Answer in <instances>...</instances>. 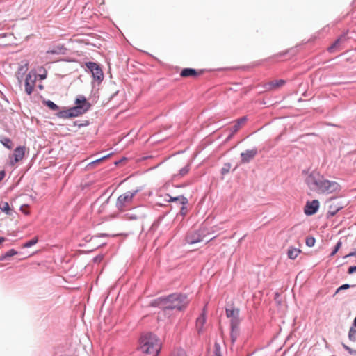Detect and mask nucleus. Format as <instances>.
<instances>
[{
    "label": "nucleus",
    "mask_w": 356,
    "mask_h": 356,
    "mask_svg": "<svg viewBox=\"0 0 356 356\" xmlns=\"http://www.w3.org/2000/svg\"><path fill=\"white\" fill-rule=\"evenodd\" d=\"M188 302L187 295L181 293H175L154 300L151 305L162 308L164 311L174 309L182 311L186 309Z\"/></svg>",
    "instance_id": "f257e3e1"
},
{
    "label": "nucleus",
    "mask_w": 356,
    "mask_h": 356,
    "mask_svg": "<svg viewBox=\"0 0 356 356\" xmlns=\"http://www.w3.org/2000/svg\"><path fill=\"white\" fill-rule=\"evenodd\" d=\"M138 350L143 353L157 356L161 350V344L156 335L152 332L143 334L139 340Z\"/></svg>",
    "instance_id": "f03ea898"
},
{
    "label": "nucleus",
    "mask_w": 356,
    "mask_h": 356,
    "mask_svg": "<svg viewBox=\"0 0 356 356\" xmlns=\"http://www.w3.org/2000/svg\"><path fill=\"white\" fill-rule=\"evenodd\" d=\"M325 178L316 171H312L306 178L305 182L312 190L320 192Z\"/></svg>",
    "instance_id": "7ed1b4c3"
},
{
    "label": "nucleus",
    "mask_w": 356,
    "mask_h": 356,
    "mask_svg": "<svg viewBox=\"0 0 356 356\" xmlns=\"http://www.w3.org/2000/svg\"><path fill=\"white\" fill-rule=\"evenodd\" d=\"M139 189H136L133 191H127L120 195L117 199L116 207L119 210H122L127 204L132 201L134 197L139 192Z\"/></svg>",
    "instance_id": "20e7f679"
},
{
    "label": "nucleus",
    "mask_w": 356,
    "mask_h": 356,
    "mask_svg": "<svg viewBox=\"0 0 356 356\" xmlns=\"http://www.w3.org/2000/svg\"><path fill=\"white\" fill-rule=\"evenodd\" d=\"M86 66L92 73L94 80L97 81L98 83L103 81L104 73L101 67L98 64L90 61L86 63Z\"/></svg>",
    "instance_id": "39448f33"
},
{
    "label": "nucleus",
    "mask_w": 356,
    "mask_h": 356,
    "mask_svg": "<svg viewBox=\"0 0 356 356\" xmlns=\"http://www.w3.org/2000/svg\"><path fill=\"white\" fill-rule=\"evenodd\" d=\"M205 236L204 230L199 229L188 232L186 236V242L188 244H195L202 241Z\"/></svg>",
    "instance_id": "423d86ee"
},
{
    "label": "nucleus",
    "mask_w": 356,
    "mask_h": 356,
    "mask_svg": "<svg viewBox=\"0 0 356 356\" xmlns=\"http://www.w3.org/2000/svg\"><path fill=\"white\" fill-rule=\"evenodd\" d=\"M226 316L230 318V326H239L241 324L240 318V309L232 307L230 308H226L225 309Z\"/></svg>",
    "instance_id": "0eeeda50"
},
{
    "label": "nucleus",
    "mask_w": 356,
    "mask_h": 356,
    "mask_svg": "<svg viewBox=\"0 0 356 356\" xmlns=\"http://www.w3.org/2000/svg\"><path fill=\"white\" fill-rule=\"evenodd\" d=\"M340 190L341 186L339 183L334 181H330L325 179L319 193L329 194L334 192H338Z\"/></svg>",
    "instance_id": "6e6552de"
},
{
    "label": "nucleus",
    "mask_w": 356,
    "mask_h": 356,
    "mask_svg": "<svg viewBox=\"0 0 356 356\" xmlns=\"http://www.w3.org/2000/svg\"><path fill=\"white\" fill-rule=\"evenodd\" d=\"M36 81V74L34 72H30L25 79V91L28 95L33 92L35 83Z\"/></svg>",
    "instance_id": "1a4fd4ad"
},
{
    "label": "nucleus",
    "mask_w": 356,
    "mask_h": 356,
    "mask_svg": "<svg viewBox=\"0 0 356 356\" xmlns=\"http://www.w3.org/2000/svg\"><path fill=\"white\" fill-rule=\"evenodd\" d=\"M319 202L317 200H314L312 202L307 201L304 208L305 213L307 216L315 214L319 209Z\"/></svg>",
    "instance_id": "9d476101"
},
{
    "label": "nucleus",
    "mask_w": 356,
    "mask_h": 356,
    "mask_svg": "<svg viewBox=\"0 0 356 356\" xmlns=\"http://www.w3.org/2000/svg\"><path fill=\"white\" fill-rule=\"evenodd\" d=\"M257 154L258 149L257 147H254L251 149H247L245 152L241 153V163H250V161L252 160Z\"/></svg>",
    "instance_id": "9b49d317"
},
{
    "label": "nucleus",
    "mask_w": 356,
    "mask_h": 356,
    "mask_svg": "<svg viewBox=\"0 0 356 356\" xmlns=\"http://www.w3.org/2000/svg\"><path fill=\"white\" fill-rule=\"evenodd\" d=\"M207 317H206V312L205 308L203 309L202 312L199 316V317L196 319V329L199 334H202L204 331V325L206 323Z\"/></svg>",
    "instance_id": "f8f14e48"
},
{
    "label": "nucleus",
    "mask_w": 356,
    "mask_h": 356,
    "mask_svg": "<svg viewBox=\"0 0 356 356\" xmlns=\"http://www.w3.org/2000/svg\"><path fill=\"white\" fill-rule=\"evenodd\" d=\"M247 120V117L243 116L236 120V123L232 127H230L231 134L227 137V140H229L234 136V134L239 130L241 126L244 124Z\"/></svg>",
    "instance_id": "ddd939ff"
},
{
    "label": "nucleus",
    "mask_w": 356,
    "mask_h": 356,
    "mask_svg": "<svg viewBox=\"0 0 356 356\" xmlns=\"http://www.w3.org/2000/svg\"><path fill=\"white\" fill-rule=\"evenodd\" d=\"M168 196L169 197V200H168V202H175L179 203V204L181 205L182 210H185L186 209V205L188 204V200L186 197H184V195L172 197L170 195H168Z\"/></svg>",
    "instance_id": "4468645a"
},
{
    "label": "nucleus",
    "mask_w": 356,
    "mask_h": 356,
    "mask_svg": "<svg viewBox=\"0 0 356 356\" xmlns=\"http://www.w3.org/2000/svg\"><path fill=\"white\" fill-rule=\"evenodd\" d=\"M25 154V147L19 146L16 147L13 152L14 161L12 163H17L22 161Z\"/></svg>",
    "instance_id": "2eb2a0df"
},
{
    "label": "nucleus",
    "mask_w": 356,
    "mask_h": 356,
    "mask_svg": "<svg viewBox=\"0 0 356 356\" xmlns=\"http://www.w3.org/2000/svg\"><path fill=\"white\" fill-rule=\"evenodd\" d=\"M76 106H82L84 109V112H87L91 105L89 102H87L86 98L83 95H79L75 99Z\"/></svg>",
    "instance_id": "dca6fc26"
},
{
    "label": "nucleus",
    "mask_w": 356,
    "mask_h": 356,
    "mask_svg": "<svg viewBox=\"0 0 356 356\" xmlns=\"http://www.w3.org/2000/svg\"><path fill=\"white\" fill-rule=\"evenodd\" d=\"M70 115V118H75L78 117L79 115H81L86 112H84L83 107L82 106H74L72 107L69 108Z\"/></svg>",
    "instance_id": "f3484780"
},
{
    "label": "nucleus",
    "mask_w": 356,
    "mask_h": 356,
    "mask_svg": "<svg viewBox=\"0 0 356 356\" xmlns=\"http://www.w3.org/2000/svg\"><path fill=\"white\" fill-rule=\"evenodd\" d=\"M202 74V71L197 72L196 70L193 68H184L181 70L180 75L182 77L196 76Z\"/></svg>",
    "instance_id": "a211bd4d"
},
{
    "label": "nucleus",
    "mask_w": 356,
    "mask_h": 356,
    "mask_svg": "<svg viewBox=\"0 0 356 356\" xmlns=\"http://www.w3.org/2000/svg\"><path fill=\"white\" fill-rule=\"evenodd\" d=\"M343 206L338 203H332L329 207L328 213L331 216H335L339 211L343 209Z\"/></svg>",
    "instance_id": "6ab92c4d"
},
{
    "label": "nucleus",
    "mask_w": 356,
    "mask_h": 356,
    "mask_svg": "<svg viewBox=\"0 0 356 356\" xmlns=\"http://www.w3.org/2000/svg\"><path fill=\"white\" fill-rule=\"evenodd\" d=\"M231 332H230V338L232 343H234L236 341L238 337L239 336L240 330L239 326H230Z\"/></svg>",
    "instance_id": "aec40b11"
},
{
    "label": "nucleus",
    "mask_w": 356,
    "mask_h": 356,
    "mask_svg": "<svg viewBox=\"0 0 356 356\" xmlns=\"http://www.w3.org/2000/svg\"><path fill=\"white\" fill-rule=\"evenodd\" d=\"M285 83H286V81L284 79L275 80V81H270L268 83H267L266 88L268 90H270L274 88L282 86Z\"/></svg>",
    "instance_id": "412c9836"
},
{
    "label": "nucleus",
    "mask_w": 356,
    "mask_h": 356,
    "mask_svg": "<svg viewBox=\"0 0 356 356\" xmlns=\"http://www.w3.org/2000/svg\"><path fill=\"white\" fill-rule=\"evenodd\" d=\"M56 115L58 118H62V119L71 118L70 115L69 108H67V107H63V109L60 111L58 110V112L56 113Z\"/></svg>",
    "instance_id": "4be33fe9"
},
{
    "label": "nucleus",
    "mask_w": 356,
    "mask_h": 356,
    "mask_svg": "<svg viewBox=\"0 0 356 356\" xmlns=\"http://www.w3.org/2000/svg\"><path fill=\"white\" fill-rule=\"evenodd\" d=\"M65 51V48H64L63 46H56L54 47L53 48L49 49L47 51V54H64Z\"/></svg>",
    "instance_id": "5701e85b"
},
{
    "label": "nucleus",
    "mask_w": 356,
    "mask_h": 356,
    "mask_svg": "<svg viewBox=\"0 0 356 356\" xmlns=\"http://www.w3.org/2000/svg\"><path fill=\"white\" fill-rule=\"evenodd\" d=\"M300 253V249L291 247L288 250L287 255L289 259H295L299 255Z\"/></svg>",
    "instance_id": "b1692460"
},
{
    "label": "nucleus",
    "mask_w": 356,
    "mask_h": 356,
    "mask_svg": "<svg viewBox=\"0 0 356 356\" xmlns=\"http://www.w3.org/2000/svg\"><path fill=\"white\" fill-rule=\"evenodd\" d=\"M0 143L7 149H11L13 147L12 140L7 137L0 136Z\"/></svg>",
    "instance_id": "393cba45"
},
{
    "label": "nucleus",
    "mask_w": 356,
    "mask_h": 356,
    "mask_svg": "<svg viewBox=\"0 0 356 356\" xmlns=\"http://www.w3.org/2000/svg\"><path fill=\"white\" fill-rule=\"evenodd\" d=\"M28 65L25 64L24 65H20L18 68L17 72V77L19 81H21V79L23 78L24 75L26 72L28 70Z\"/></svg>",
    "instance_id": "a878e982"
},
{
    "label": "nucleus",
    "mask_w": 356,
    "mask_h": 356,
    "mask_svg": "<svg viewBox=\"0 0 356 356\" xmlns=\"http://www.w3.org/2000/svg\"><path fill=\"white\" fill-rule=\"evenodd\" d=\"M0 210L7 215L11 214V210L10 208V205L7 202L1 201L0 202Z\"/></svg>",
    "instance_id": "bb28decb"
},
{
    "label": "nucleus",
    "mask_w": 356,
    "mask_h": 356,
    "mask_svg": "<svg viewBox=\"0 0 356 356\" xmlns=\"http://www.w3.org/2000/svg\"><path fill=\"white\" fill-rule=\"evenodd\" d=\"M348 339L353 342H356V327L351 326L348 332Z\"/></svg>",
    "instance_id": "cd10ccee"
},
{
    "label": "nucleus",
    "mask_w": 356,
    "mask_h": 356,
    "mask_svg": "<svg viewBox=\"0 0 356 356\" xmlns=\"http://www.w3.org/2000/svg\"><path fill=\"white\" fill-rule=\"evenodd\" d=\"M44 103L51 111H58L60 109V107L51 100H46Z\"/></svg>",
    "instance_id": "c85d7f7f"
},
{
    "label": "nucleus",
    "mask_w": 356,
    "mask_h": 356,
    "mask_svg": "<svg viewBox=\"0 0 356 356\" xmlns=\"http://www.w3.org/2000/svg\"><path fill=\"white\" fill-rule=\"evenodd\" d=\"M170 356H187L186 352L182 348H177L174 350Z\"/></svg>",
    "instance_id": "c756f323"
},
{
    "label": "nucleus",
    "mask_w": 356,
    "mask_h": 356,
    "mask_svg": "<svg viewBox=\"0 0 356 356\" xmlns=\"http://www.w3.org/2000/svg\"><path fill=\"white\" fill-rule=\"evenodd\" d=\"M345 40V36L344 35H341L334 42V44L330 46L329 48H328V50L329 51H332V49L336 48L337 47H338L341 42V40Z\"/></svg>",
    "instance_id": "7c9ffc66"
},
{
    "label": "nucleus",
    "mask_w": 356,
    "mask_h": 356,
    "mask_svg": "<svg viewBox=\"0 0 356 356\" xmlns=\"http://www.w3.org/2000/svg\"><path fill=\"white\" fill-rule=\"evenodd\" d=\"M231 166V163H225L221 169V175H225L227 174L230 170Z\"/></svg>",
    "instance_id": "2f4dec72"
},
{
    "label": "nucleus",
    "mask_w": 356,
    "mask_h": 356,
    "mask_svg": "<svg viewBox=\"0 0 356 356\" xmlns=\"http://www.w3.org/2000/svg\"><path fill=\"white\" fill-rule=\"evenodd\" d=\"M316 239L313 236H307L305 240V243L308 247H313L315 244Z\"/></svg>",
    "instance_id": "473e14b6"
},
{
    "label": "nucleus",
    "mask_w": 356,
    "mask_h": 356,
    "mask_svg": "<svg viewBox=\"0 0 356 356\" xmlns=\"http://www.w3.org/2000/svg\"><path fill=\"white\" fill-rule=\"evenodd\" d=\"M38 238H32L31 240H29L28 241H26L24 244V248H31V246L34 245L35 244L37 243L38 242Z\"/></svg>",
    "instance_id": "72a5a7b5"
},
{
    "label": "nucleus",
    "mask_w": 356,
    "mask_h": 356,
    "mask_svg": "<svg viewBox=\"0 0 356 356\" xmlns=\"http://www.w3.org/2000/svg\"><path fill=\"white\" fill-rule=\"evenodd\" d=\"M341 245H342V242L341 241H339L337 243L334 250L330 253V257H332L339 251V250L341 247Z\"/></svg>",
    "instance_id": "f704fd0d"
},
{
    "label": "nucleus",
    "mask_w": 356,
    "mask_h": 356,
    "mask_svg": "<svg viewBox=\"0 0 356 356\" xmlns=\"http://www.w3.org/2000/svg\"><path fill=\"white\" fill-rule=\"evenodd\" d=\"M111 155V153L108 154H107L106 156H102V157H101L99 159H96V160H95V161H93L92 162H90L88 165H95L96 163H100L101 161H104V159L108 158Z\"/></svg>",
    "instance_id": "c9c22d12"
},
{
    "label": "nucleus",
    "mask_w": 356,
    "mask_h": 356,
    "mask_svg": "<svg viewBox=\"0 0 356 356\" xmlns=\"http://www.w3.org/2000/svg\"><path fill=\"white\" fill-rule=\"evenodd\" d=\"M189 170H190L189 165H186L180 169L178 175L183 177V176L186 175L189 172Z\"/></svg>",
    "instance_id": "e433bc0d"
},
{
    "label": "nucleus",
    "mask_w": 356,
    "mask_h": 356,
    "mask_svg": "<svg viewBox=\"0 0 356 356\" xmlns=\"http://www.w3.org/2000/svg\"><path fill=\"white\" fill-rule=\"evenodd\" d=\"M17 254V252L14 249H10L8 252H6L4 254L6 259L13 257L14 255H16Z\"/></svg>",
    "instance_id": "4c0bfd02"
},
{
    "label": "nucleus",
    "mask_w": 356,
    "mask_h": 356,
    "mask_svg": "<svg viewBox=\"0 0 356 356\" xmlns=\"http://www.w3.org/2000/svg\"><path fill=\"white\" fill-rule=\"evenodd\" d=\"M351 286H354V285L351 286L348 284H344L343 285H341V286H339L335 291V294L338 293L339 292H340L341 291H343V290H346V289H348L349 288H350Z\"/></svg>",
    "instance_id": "58836bf2"
},
{
    "label": "nucleus",
    "mask_w": 356,
    "mask_h": 356,
    "mask_svg": "<svg viewBox=\"0 0 356 356\" xmlns=\"http://www.w3.org/2000/svg\"><path fill=\"white\" fill-rule=\"evenodd\" d=\"M214 348L215 350L213 356H222L220 346L218 343H215Z\"/></svg>",
    "instance_id": "ea45409f"
},
{
    "label": "nucleus",
    "mask_w": 356,
    "mask_h": 356,
    "mask_svg": "<svg viewBox=\"0 0 356 356\" xmlns=\"http://www.w3.org/2000/svg\"><path fill=\"white\" fill-rule=\"evenodd\" d=\"M342 346L343 348L347 350L348 352V353H350V355H356V350L352 349L351 348H350L349 346H348L347 345H346L345 343H342Z\"/></svg>",
    "instance_id": "a19ab883"
},
{
    "label": "nucleus",
    "mask_w": 356,
    "mask_h": 356,
    "mask_svg": "<svg viewBox=\"0 0 356 356\" xmlns=\"http://www.w3.org/2000/svg\"><path fill=\"white\" fill-rule=\"evenodd\" d=\"M103 257H104L103 255L99 254V255H97L95 257H94L93 260L95 263H99V262L102 261V260L103 259Z\"/></svg>",
    "instance_id": "79ce46f5"
},
{
    "label": "nucleus",
    "mask_w": 356,
    "mask_h": 356,
    "mask_svg": "<svg viewBox=\"0 0 356 356\" xmlns=\"http://www.w3.org/2000/svg\"><path fill=\"white\" fill-rule=\"evenodd\" d=\"M356 272V266H350L348 270V274H353Z\"/></svg>",
    "instance_id": "37998d69"
},
{
    "label": "nucleus",
    "mask_w": 356,
    "mask_h": 356,
    "mask_svg": "<svg viewBox=\"0 0 356 356\" xmlns=\"http://www.w3.org/2000/svg\"><path fill=\"white\" fill-rule=\"evenodd\" d=\"M88 125H89V121L88 120H84L82 122H81L80 124H79V127H86Z\"/></svg>",
    "instance_id": "c03bdc74"
},
{
    "label": "nucleus",
    "mask_w": 356,
    "mask_h": 356,
    "mask_svg": "<svg viewBox=\"0 0 356 356\" xmlns=\"http://www.w3.org/2000/svg\"><path fill=\"white\" fill-rule=\"evenodd\" d=\"M6 175V172L4 170H0V182L3 180Z\"/></svg>",
    "instance_id": "a18cd8bd"
},
{
    "label": "nucleus",
    "mask_w": 356,
    "mask_h": 356,
    "mask_svg": "<svg viewBox=\"0 0 356 356\" xmlns=\"http://www.w3.org/2000/svg\"><path fill=\"white\" fill-rule=\"evenodd\" d=\"M356 257V250L354 252H351L345 256V257Z\"/></svg>",
    "instance_id": "49530a36"
},
{
    "label": "nucleus",
    "mask_w": 356,
    "mask_h": 356,
    "mask_svg": "<svg viewBox=\"0 0 356 356\" xmlns=\"http://www.w3.org/2000/svg\"><path fill=\"white\" fill-rule=\"evenodd\" d=\"M287 52L288 51H284V52H282V53H280V54H278L277 55H275V57H277V56H281L285 55V54H286Z\"/></svg>",
    "instance_id": "de8ad7c7"
},
{
    "label": "nucleus",
    "mask_w": 356,
    "mask_h": 356,
    "mask_svg": "<svg viewBox=\"0 0 356 356\" xmlns=\"http://www.w3.org/2000/svg\"><path fill=\"white\" fill-rule=\"evenodd\" d=\"M46 77H47V74L40 75V78L42 80L46 79Z\"/></svg>",
    "instance_id": "09e8293b"
},
{
    "label": "nucleus",
    "mask_w": 356,
    "mask_h": 356,
    "mask_svg": "<svg viewBox=\"0 0 356 356\" xmlns=\"http://www.w3.org/2000/svg\"><path fill=\"white\" fill-rule=\"evenodd\" d=\"M6 241L4 237H0V244Z\"/></svg>",
    "instance_id": "8fccbe9b"
},
{
    "label": "nucleus",
    "mask_w": 356,
    "mask_h": 356,
    "mask_svg": "<svg viewBox=\"0 0 356 356\" xmlns=\"http://www.w3.org/2000/svg\"><path fill=\"white\" fill-rule=\"evenodd\" d=\"M3 260H6V258H5L4 254H2L1 256H0V261H3Z\"/></svg>",
    "instance_id": "3c124183"
},
{
    "label": "nucleus",
    "mask_w": 356,
    "mask_h": 356,
    "mask_svg": "<svg viewBox=\"0 0 356 356\" xmlns=\"http://www.w3.org/2000/svg\"><path fill=\"white\" fill-rule=\"evenodd\" d=\"M80 123H81V122H79V121H75V122H74V126H77V127H79V124H80Z\"/></svg>",
    "instance_id": "603ef678"
},
{
    "label": "nucleus",
    "mask_w": 356,
    "mask_h": 356,
    "mask_svg": "<svg viewBox=\"0 0 356 356\" xmlns=\"http://www.w3.org/2000/svg\"><path fill=\"white\" fill-rule=\"evenodd\" d=\"M351 326L356 327V316H355V319L353 321V325Z\"/></svg>",
    "instance_id": "864d4df0"
},
{
    "label": "nucleus",
    "mask_w": 356,
    "mask_h": 356,
    "mask_svg": "<svg viewBox=\"0 0 356 356\" xmlns=\"http://www.w3.org/2000/svg\"><path fill=\"white\" fill-rule=\"evenodd\" d=\"M122 160L121 159V160H119V161H115V165H118L120 163H121V162H122Z\"/></svg>",
    "instance_id": "5fc2aeb1"
},
{
    "label": "nucleus",
    "mask_w": 356,
    "mask_h": 356,
    "mask_svg": "<svg viewBox=\"0 0 356 356\" xmlns=\"http://www.w3.org/2000/svg\"><path fill=\"white\" fill-rule=\"evenodd\" d=\"M130 218L131 219H136V216H130Z\"/></svg>",
    "instance_id": "6e6d98bb"
},
{
    "label": "nucleus",
    "mask_w": 356,
    "mask_h": 356,
    "mask_svg": "<svg viewBox=\"0 0 356 356\" xmlns=\"http://www.w3.org/2000/svg\"><path fill=\"white\" fill-rule=\"evenodd\" d=\"M181 212L182 215H185L184 210H182V209H181Z\"/></svg>",
    "instance_id": "4d7b16f0"
},
{
    "label": "nucleus",
    "mask_w": 356,
    "mask_h": 356,
    "mask_svg": "<svg viewBox=\"0 0 356 356\" xmlns=\"http://www.w3.org/2000/svg\"><path fill=\"white\" fill-rule=\"evenodd\" d=\"M39 88H40V89H41V90H42V89L43 88V86H42V85H40V86H39Z\"/></svg>",
    "instance_id": "13d9d810"
},
{
    "label": "nucleus",
    "mask_w": 356,
    "mask_h": 356,
    "mask_svg": "<svg viewBox=\"0 0 356 356\" xmlns=\"http://www.w3.org/2000/svg\"><path fill=\"white\" fill-rule=\"evenodd\" d=\"M102 236H107V234H102Z\"/></svg>",
    "instance_id": "bf43d9fd"
}]
</instances>
